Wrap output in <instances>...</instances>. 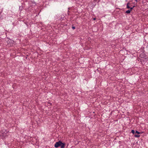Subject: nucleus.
I'll return each mask as SVG.
<instances>
[{
  "label": "nucleus",
  "mask_w": 148,
  "mask_h": 148,
  "mask_svg": "<svg viewBox=\"0 0 148 148\" xmlns=\"http://www.w3.org/2000/svg\"><path fill=\"white\" fill-rule=\"evenodd\" d=\"M65 145V143H62V141H59L56 143L54 147L56 148H57L59 146H60L61 148H64Z\"/></svg>",
  "instance_id": "obj_1"
},
{
  "label": "nucleus",
  "mask_w": 148,
  "mask_h": 148,
  "mask_svg": "<svg viewBox=\"0 0 148 148\" xmlns=\"http://www.w3.org/2000/svg\"><path fill=\"white\" fill-rule=\"evenodd\" d=\"M7 132L5 130H3L0 132V136L3 137H4L7 135Z\"/></svg>",
  "instance_id": "obj_2"
},
{
  "label": "nucleus",
  "mask_w": 148,
  "mask_h": 148,
  "mask_svg": "<svg viewBox=\"0 0 148 148\" xmlns=\"http://www.w3.org/2000/svg\"><path fill=\"white\" fill-rule=\"evenodd\" d=\"M130 4V3L128 2V3H127V8L128 9H129V8H130V6H129V4Z\"/></svg>",
  "instance_id": "obj_3"
},
{
  "label": "nucleus",
  "mask_w": 148,
  "mask_h": 148,
  "mask_svg": "<svg viewBox=\"0 0 148 148\" xmlns=\"http://www.w3.org/2000/svg\"><path fill=\"white\" fill-rule=\"evenodd\" d=\"M131 11V10H127L125 12L126 13L129 14V13H130Z\"/></svg>",
  "instance_id": "obj_4"
},
{
  "label": "nucleus",
  "mask_w": 148,
  "mask_h": 148,
  "mask_svg": "<svg viewBox=\"0 0 148 148\" xmlns=\"http://www.w3.org/2000/svg\"><path fill=\"white\" fill-rule=\"evenodd\" d=\"M135 136L136 137H140V135L138 134L135 135Z\"/></svg>",
  "instance_id": "obj_5"
},
{
  "label": "nucleus",
  "mask_w": 148,
  "mask_h": 148,
  "mask_svg": "<svg viewBox=\"0 0 148 148\" xmlns=\"http://www.w3.org/2000/svg\"><path fill=\"white\" fill-rule=\"evenodd\" d=\"M134 7H135V6H134L130 8V10H132Z\"/></svg>",
  "instance_id": "obj_6"
},
{
  "label": "nucleus",
  "mask_w": 148,
  "mask_h": 148,
  "mask_svg": "<svg viewBox=\"0 0 148 148\" xmlns=\"http://www.w3.org/2000/svg\"><path fill=\"white\" fill-rule=\"evenodd\" d=\"M136 133L138 134H140V132L137 131H136Z\"/></svg>",
  "instance_id": "obj_7"
},
{
  "label": "nucleus",
  "mask_w": 148,
  "mask_h": 148,
  "mask_svg": "<svg viewBox=\"0 0 148 148\" xmlns=\"http://www.w3.org/2000/svg\"><path fill=\"white\" fill-rule=\"evenodd\" d=\"M132 132L133 134H134L135 133V131L134 130H132Z\"/></svg>",
  "instance_id": "obj_8"
},
{
  "label": "nucleus",
  "mask_w": 148,
  "mask_h": 148,
  "mask_svg": "<svg viewBox=\"0 0 148 148\" xmlns=\"http://www.w3.org/2000/svg\"><path fill=\"white\" fill-rule=\"evenodd\" d=\"M72 28L73 29H75V26H72Z\"/></svg>",
  "instance_id": "obj_9"
},
{
  "label": "nucleus",
  "mask_w": 148,
  "mask_h": 148,
  "mask_svg": "<svg viewBox=\"0 0 148 148\" xmlns=\"http://www.w3.org/2000/svg\"><path fill=\"white\" fill-rule=\"evenodd\" d=\"M135 1H136L137 2H138V0H135Z\"/></svg>",
  "instance_id": "obj_10"
},
{
  "label": "nucleus",
  "mask_w": 148,
  "mask_h": 148,
  "mask_svg": "<svg viewBox=\"0 0 148 148\" xmlns=\"http://www.w3.org/2000/svg\"><path fill=\"white\" fill-rule=\"evenodd\" d=\"M93 19H94V20H95V18H94Z\"/></svg>",
  "instance_id": "obj_11"
}]
</instances>
